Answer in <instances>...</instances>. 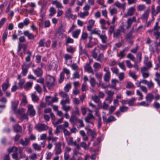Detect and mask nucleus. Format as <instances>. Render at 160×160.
I'll return each mask as SVG.
<instances>
[{
	"instance_id": "nucleus-12",
	"label": "nucleus",
	"mask_w": 160,
	"mask_h": 160,
	"mask_svg": "<svg viewBox=\"0 0 160 160\" xmlns=\"http://www.w3.org/2000/svg\"><path fill=\"white\" fill-rule=\"evenodd\" d=\"M10 85L9 79L7 78L6 80V82L3 83L2 85L3 91H6L10 87Z\"/></svg>"
},
{
	"instance_id": "nucleus-48",
	"label": "nucleus",
	"mask_w": 160,
	"mask_h": 160,
	"mask_svg": "<svg viewBox=\"0 0 160 160\" xmlns=\"http://www.w3.org/2000/svg\"><path fill=\"white\" fill-rule=\"evenodd\" d=\"M118 65L119 67L123 70L125 71L126 70V68L124 65V62L118 63Z\"/></svg>"
},
{
	"instance_id": "nucleus-16",
	"label": "nucleus",
	"mask_w": 160,
	"mask_h": 160,
	"mask_svg": "<svg viewBox=\"0 0 160 160\" xmlns=\"http://www.w3.org/2000/svg\"><path fill=\"white\" fill-rule=\"evenodd\" d=\"M18 103V101H14L12 102V108L15 113H18L19 111L16 110V108Z\"/></svg>"
},
{
	"instance_id": "nucleus-52",
	"label": "nucleus",
	"mask_w": 160,
	"mask_h": 160,
	"mask_svg": "<svg viewBox=\"0 0 160 160\" xmlns=\"http://www.w3.org/2000/svg\"><path fill=\"white\" fill-rule=\"evenodd\" d=\"M73 139L72 137H70L69 138V139L68 141V144L70 145H72L73 144L75 145L76 144V141L74 142H73Z\"/></svg>"
},
{
	"instance_id": "nucleus-3",
	"label": "nucleus",
	"mask_w": 160,
	"mask_h": 160,
	"mask_svg": "<svg viewBox=\"0 0 160 160\" xmlns=\"http://www.w3.org/2000/svg\"><path fill=\"white\" fill-rule=\"evenodd\" d=\"M72 55L68 54H65L64 55L65 59L64 63L68 66H70L72 63Z\"/></svg>"
},
{
	"instance_id": "nucleus-54",
	"label": "nucleus",
	"mask_w": 160,
	"mask_h": 160,
	"mask_svg": "<svg viewBox=\"0 0 160 160\" xmlns=\"http://www.w3.org/2000/svg\"><path fill=\"white\" fill-rule=\"evenodd\" d=\"M127 51V50H123L120 52L119 54L118 55V57H120V58H124L125 55L124 52Z\"/></svg>"
},
{
	"instance_id": "nucleus-56",
	"label": "nucleus",
	"mask_w": 160,
	"mask_h": 160,
	"mask_svg": "<svg viewBox=\"0 0 160 160\" xmlns=\"http://www.w3.org/2000/svg\"><path fill=\"white\" fill-rule=\"evenodd\" d=\"M71 9V8H68L65 12V16L66 17L68 18L72 14Z\"/></svg>"
},
{
	"instance_id": "nucleus-6",
	"label": "nucleus",
	"mask_w": 160,
	"mask_h": 160,
	"mask_svg": "<svg viewBox=\"0 0 160 160\" xmlns=\"http://www.w3.org/2000/svg\"><path fill=\"white\" fill-rule=\"evenodd\" d=\"M61 104H62V108L66 112H68L71 109V107L69 106H66V104L69 103L68 101H61Z\"/></svg>"
},
{
	"instance_id": "nucleus-35",
	"label": "nucleus",
	"mask_w": 160,
	"mask_h": 160,
	"mask_svg": "<svg viewBox=\"0 0 160 160\" xmlns=\"http://www.w3.org/2000/svg\"><path fill=\"white\" fill-rule=\"evenodd\" d=\"M104 96V94L102 92H99L98 96H95L94 97H92V98H95V100H98L100 98H102Z\"/></svg>"
},
{
	"instance_id": "nucleus-55",
	"label": "nucleus",
	"mask_w": 160,
	"mask_h": 160,
	"mask_svg": "<svg viewBox=\"0 0 160 160\" xmlns=\"http://www.w3.org/2000/svg\"><path fill=\"white\" fill-rule=\"evenodd\" d=\"M8 34V31L6 29L4 32L3 34L2 39L4 42H5V40L7 38Z\"/></svg>"
},
{
	"instance_id": "nucleus-50",
	"label": "nucleus",
	"mask_w": 160,
	"mask_h": 160,
	"mask_svg": "<svg viewBox=\"0 0 160 160\" xmlns=\"http://www.w3.org/2000/svg\"><path fill=\"white\" fill-rule=\"evenodd\" d=\"M147 85L148 88L149 89H151L154 87V83L151 80H150V81L148 82Z\"/></svg>"
},
{
	"instance_id": "nucleus-51",
	"label": "nucleus",
	"mask_w": 160,
	"mask_h": 160,
	"mask_svg": "<svg viewBox=\"0 0 160 160\" xmlns=\"http://www.w3.org/2000/svg\"><path fill=\"white\" fill-rule=\"evenodd\" d=\"M104 57L103 55L101 53L99 54L98 58L97 59V60L100 62H102L104 60Z\"/></svg>"
},
{
	"instance_id": "nucleus-7",
	"label": "nucleus",
	"mask_w": 160,
	"mask_h": 160,
	"mask_svg": "<svg viewBox=\"0 0 160 160\" xmlns=\"http://www.w3.org/2000/svg\"><path fill=\"white\" fill-rule=\"evenodd\" d=\"M55 154L56 155H58L60 154L62 152V150L61 149V146L62 145V143L60 142H58L57 143H55Z\"/></svg>"
},
{
	"instance_id": "nucleus-31",
	"label": "nucleus",
	"mask_w": 160,
	"mask_h": 160,
	"mask_svg": "<svg viewBox=\"0 0 160 160\" xmlns=\"http://www.w3.org/2000/svg\"><path fill=\"white\" fill-rule=\"evenodd\" d=\"M59 95L61 97L63 98L64 100H69L68 95L65 92H60Z\"/></svg>"
},
{
	"instance_id": "nucleus-14",
	"label": "nucleus",
	"mask_w": 160,
	"mask_h": 160,
	"mask_svg": "<svg viewBox=\"0 0 160 160\" xmlns=\"http://www.w3.org/2000/svg\"><path fill=\"white\" fill-rule=\"evenodd\" d=\"M85 129L87 130V133L88 135H91L92 138L95 137L96 134L95 131L92 130L88 127H86Z\"/></svg>"
},
{
	"instance_id": "nucleus-10",
	"label": "nucleus",
	"mask_w": 160,
	"mask_h": 160,
	"mask_svg": "<svg viewBox=\"0 0 160 160\" xmlns=\"http://www.w3.org/2000/svg\"><path fill=\"white\" fill-rule=\"evenodd\" d=\"M23 34L25 36L27 37L28 38L29 40L34 39L36 36L34 35L32 33H31L28 30L25 31L23 32Z\"/></svg>"
},
{
	"instance_id": "nucleus-47",
	"label": "nucleus",
	"mask_w": 160,
	"mask_h": 160,
	"mask_svg": "<svg viewBox=\"0 0 160 160\" xmlns=\"http://www.w3.org/2000/svg\"><path fill=\"white\" fill-rule=\"evenodd\" d=\"M88 37V34L86 32H83L82 34L80 39L81 40H86Z\"/></svg>"
},
{
	"instance_id": "nucleus-30",
	"label": "nucleus",
	"mask_w": 160,
	"mask_h": 160,
	"mask_svg": "<svg viewBox=\"0 0 160 160\" xmlns=\"http://www.w3.org/2000/svg\"><path fill=\"white\" fill-rule=\"evenodd\" d=\"M95 75L96 78L99 82L100 84L102 77V74L100 72H97L95 73Z\"/></svg>"
},
{
	"instance_id": "nucleus-4",
	"label": "nucleus",
	"mask_w": 160,
	"mask_h": 160,
	"mask_svg": "<svg viewBox=\"0 0 160 160\" xmlns=\"http://www.w3.org/2000/svg\"><path fill=\"white\" fill-rule=\"evenodd\" d=\"M109 68L106 67L104 68V71L106 72L104 76V79L106 82H109L110 78V73L109 72Z\"/></svg>"
},
{
	"instance_id": "nucleus-57",
	"label": "nucleus",
	"mask_w": 160,
	"mask_h": 160,
	"mask_svg": "<svg viewBox=\"0 0 160 160\" xmlns=\"http://www.w3.org/2000/svg\"><path fill=\"white\" fill-rule=\"evenodd\" d=\"M80 77V75L79 74V72L77 71L75 72H74L73 74V76L72 78L73 79H75L76 78H79Z\"/></svg>"
},
{
	"instance_id": "nucleus-42",
	"label": "nucleus",
	"mask_w": 160,
	"mask_h": 160,
	"mask_svg": "<svg viewBox=\"0 0 160 160\" xmlns=\"http://www.w3.org/2000/svg\"><path fill=\"white\" fill-rule=\"evenodd\" d=\"M64 78V74L63 72H61L60 74V78L58 79V82L60 84L62 82Z\"/></svg>"
},
{
	"instance_id": "nucleus-59",
	"label": "nucleus",
	"mask_w": 160,
	"mask_h": 160,
	"mask_svg": "<svg viewBox=\"0 0 160 160\" xmlns=\"http://www.w3.org/2000/svg\"><path fill=\"white\" fill-rule=\"evenodd\" d=\"M154 35L155 37V38L158 39L160 37V32L158 30H156L154 32Z\"/></svg>"
},
{
	"instance_id": "nucleus-38",
	"label": "nucleus",
	"mask_w": 160,
	"mask_h": 160,
	"mask_svg": "<svg viewBox=\"0 0 160 160\" xmlns=\"http://www.w3.org/2000/svg\"><path fill=\"white\" fill-rule=\"evenodd\" d=\"M71 88V84L70 83H67L64 87V90L66 92H68Z\"/></svg>"
},
{
	"instance_id": "nucleus-58",
	"label": "nucleus",
	"mask_w": 160,
	"mask_h": 160,
	"mask_svg": "<svg viewBox=\"0 0 160 160\" xmlns=\"http://www.w3.org/2000/svg\"><path fill=\"white\" fill-rule=\"evenodd\" d=\"M72 114H73L76 116L77 115H80L79 111L77 108H75V110L74 111L72 112Z\"/></svg>"
},
{
	"instance_id": "nucleus-41",
	"label": "nucleus",
	"mask_w": 160,
	"mask_h": 160,
	"mask_svg": "<svg viewBox=\"0 0 160 160\" xmlns=\"http://www.w3.org/2000/svg\"><path fill=\"white\" fill-rule=\"evenodd\" d=\"M129 76L131 77L133 79L136 80L138 78L137 75H136L134 72H132L130 71L129 73Z\"/></svg>"
},
{
	"instance_id": "nucleus-39",
	"label": "nucleus",
	"mask_w": 160,
	"mask_h": 160,
	"mask_svg": "<svg viewBox=\"0 0 160 160\" xmlns=\"http://www.w3.org/2000/svg\"><path fill=\"white\" fill-rule=\"evenodd\" d=\"M67 51L69 52H70L72 54L73 53L75 50V48L72 46H70L68 48L66 49Z\"/></svg>"
},
{
	"instance_id": "nucleus-9",
	"label": "nucleus",
	"mask_w": 160,
	"mask_h": 160,
	"mask_svg": "<svg viewBox=\"0 0 160 160\" xmlns=\"http://www.w3.org/2000/svg\"><path fill=\"white\" fill-rule=\"evenodd\" d=\"M27 113L31 117H33L35 115L36 112L32 105H29L28 107Z\"/></svg>"
},
{
	"instance_id": "nucleus-8",
	"label": "nucleus",
	"mask_w": 160,
	"mask_h": 160,
	"mask_svg": "<svg viewBox=\"0 0 160 160\" xmlns=\"http://www.w3.org/2000/svg\"><path fill=\"white\" fill-rule=\"evenodd\" d=\"M29 67V65L23 63L22 66V73L24 76L26 75L28 71V69Z\"/></svg>"
},
{
	"instance_id": "nucleus-53",
	"label": "nucleus",
	"mask_w": 160,
	"mask_h": 160,
	"mask_svg": "<svg viewBox=\"0 0 160 160\" xmlns=\"http://www.w3.org/2000/svg\"><path fill=\"white\" fill-rule=\"evenodd\" d=\"M146 6L144 4L139 5L138 7V10L140 11L144 10Z\"/></svg>"
},
{
	"instance_id": "nucleus-33",
	"label": "nucleus",
	"mask_w": 160,
	"mask_h": 160,
	"mask_svg": "<svg viewBox=\"0 0 160 160\" xmlns=\"http://www.w3.org/2000/svg\"><path fill=\"white\" fill-rule=\"evenodd\" d=\"M100 38L101 39L102 43H106L107 41V38L106 36L104 35H100L99 36Z\"/></svg>"
},
{
	"instance_id": "nucleus-37",
	"label": "nucleus",
	"mask_w": 160,
	"mask_h": 160,
	"mask_svg": "<svg viewBox=\"0 0 160 160\" xmlns=\"http://www.w3.org/2000/svg\"><path fill=\"white\" fill-rule=\"evenodd\" d=\"M151 101H142L140 103H138L137 104L141 106H148L150 102Z\"/></svg>"
},
{
	"instance_id": "nucleus-40",
	"label": "nucleus",
	"mask_w": 160,
	"mask_h": 160,
	"mask_svg": "<svg viewBox=\"0 0 160 160\" xmlns=\"http://www.w3.org/2000/svg\"><path fill=\"white\" fill-rule=\"evenodd\" d=\"M89 82L91 86L92 87H94L96 83L95 78H94L91 77Z\"/></svg>"
},
{
	"instance_id": "nucleus-34",
	"label": "nucleus",
	"mask_w": 160,
	"mask_h": 160,
	"mask_svg": "<svg viewBox=\"0 0 160 160\" xmlns=\"http://www.w3.org/2000/svg\"><path fill=\"white\" fill-rule=\"evenodd\" d=\"M18 152L19 154V158H23L25 157V154L23 152V149L21 148H19Z\"/></svg>"
},
{
	"instance_id": "nucleus-29",
	"label": "nucleus",
	"mask_w": 160,
	"mask_h": 160,
	"mask_svg": "<svg viewBox=\"0 0 160 160\" xmlns=\"http://www.w3.org/2000/svg\"><path fill=\"white\" fill-rule=\"evenodd\" d=\"M134 101H122V104H128L129 106H133Z\"/></svg>"
},
{
	"instance_id": "nucleus-20",
	"label": "nucleus",
	"mask_w": 160,
	"mask_h": 160,
	"mask_svg": "<svg viewBox=\"0 0 160 160\" xmlns=\"http://www.w3.org/2000/svg\"><path fill=\"white\" fill-rule=\"evenodd\" d=\"M52 3L53 5H55L56 7L58 8H63L62 4L57 0L53 1L52 2Z\"/></svg>"
},
{
	"instance_id": "nucleus-43",
	"label": "nucleus",
	"mask_w": 160,
	"mask_h": 160,
	"mask_svg": "<svg viewBox=\"0 0 160 160\" xmlns=\"http://www.w3.org/2000/svg\"><path fill=\"white\" fill-rule=\"evenodd\" d=\"M13 128L14 131L17 132H20L22 130L21 126L18 125H15L13 127Z\"/></svg>"
},
{
	"instance_id": "nucleus-1",
	"label": "nucleus",
	"mask_w": 160,
	"mask_h": 160,
	"mask_svg": "<svg viewBox=\"0 0 160 160\" xmlns=\"http://www.w3.org/2000/svg\"><path fill=\"white\" fill-rule=\"evenodd\" d=\"M46 82L48 88L51 90L55 85V78L49 74L46 76Z\"/></svg>"
},
{
	"instance_id": "nucleus-25",
	"label": "nucleus",
	"mask_w": 160,
	"mask_h": 160,
	"mask_svg": "<svg viewBox=\"0 0 160 160\" xmlns=\"http://www.w3.org/2000/svg\"><path fill=\"white\" fill-rule=\"evenodd\" d=\"M74 42V40L70 37H68L66 39V41L65 44L67 46H68L69 43H73Z\"/></svg>"
},
{
	"instance_id": "nucleus-45",
	"label": "nucleus",
	"mask_w": 160,
	"mask_h": 160,
	"mask_svg": "<svg viewBox=\"0 0 160 160\" xmlns=\"http://www.w3.org/2000/svg\"><path fill=\"white\" fill-rule=\"evenodd\" d=\"M126 88H134V85L132 82H128Z\"/></svg>"
},
{
	"instance_id": "nucleus-28",
	"label": "nucleus",
	"mask_w": 160,
	"mask_h": 160,
	"mask_svg": "<svg viewBox=\"0 0 160 160\" xmlns=\"http://www.w3.org/2000/svg\"><path fill=\"white\" fill-rule=\"evenodd\" d=\"M100 31L97 28H95L93 30H92L91 32V34H95L98 35L99 36L100 35Z\"/></svg>"
},
{
	"instance_id": "nucleus-27",
	"label": "nucleus",
	"mask_w": 160,
	"mask_h": 160,
	"mask_svg": "<svg viewBox=\"0 0 160 160\" xmlns=\"http://www.w3.org/2000/svg\"><path fill=\"white\" fill-rule=\"evenodd\" d=\"M32 84V82H27L24 85V88L25 89L28 90L31 88Z\"/></svg>"
},
{
	"instance_id": "nucleus-24",
	"label": "nucleus",
	"mask_w": 160,
	"mask_h": 160,
	"mask_svg": "<svg viewBox=\"0 0 160 160\" xmlns=\"http://www.w3.org/2000/svg\"><path fill=\"white\" fill-rule=\"evenodd\" d=\"M49 11L50 12L49 16L50 17L53 16L56 12V10L53 7H51L50 8Z\"/></svg>"
},
{
	"instance_id": "nucleus-15",
	"label": "nucleus",
	"mask_w": 160,
	"mask_h": 160,
	"mask_svg": "<svg viewBox=\"0 0 160 160\" xmlns=\"http://www.w3.org/2000/svg\"><path fill=\"white\" fill-rule=\"evenodd\" d=\"M135 10V9L134 7H131L128 10L127 13L125 14V17H127L128 16L133 15Z\"/></svg>"
},
{
	"instance_id": "nucleus-19",
	"label": "nucleus",
	"mask_w": 160,
	"mask_h": 160,
	"mask_svg": "<svg viewBox=\"0 0 160 160\" xmlns=\"http://www.w3.org/2000/svg\"><path fill=\"white\" fill-rule=\"evenodd\" d=\"M89 14L88 12L84 11L80 12L78 14V16L80 18H84L85 17L88 16Z\"/></svg>"
},
{
	"instance_id": "nucleus-26",
	"label": "nucleus",
	"mask_w": 160,
	"mask_h": 160,
	"mask_svg": "<svg viewBox=\"0 0 160 160\" xmlns=\"http://www.w3.org/2000/svg\"><path fill=\"white\" fill-rule=\"evenodd\" d=\"M27 53L28 54V56L25 58V61L26 62H29L31 60L32 52L30 51H28Z\"/></svg>"
},
{
	"instance_id": "nucleus-22",
	"label": "nucleus",
	"mask_w": 160,
	"mask_h": 160,
	"mask_svg": "<svg viewBox=\"0 0 160 160\" xmlns=\"http://www.w3.org/2000/svg\"><path fill=\"white\" fill-rule=\"evenodd\" d=\"M76 116L73 114H72L70 118L69 121L72 123H75L78 120Z\"/></svg>"
},
{
	"instance_id": "nucleus-44",
	"label": "nucleus",
	"mask_w": 160,
	"mask_h": 160,
	"mask_svg": "<svg viewBox=\"0 0 160 160\" xmlns=\"http://www.w3.org/2000/svg\"><path fill=\"white\" fill-rule=\"evenodd\" d=\"M63 72L67 74L68 77H69L70 75V72L69 69H67L66 68H64L63 69V72Z\"/></svg>"
},
{
	"instance_id": "nucleus-60",
	"label": "nucleus",
	"mask_w": 160,
	"mask_h": 160,
	"mask_svg": "<svg viewBox=\"0 0 160 160\" xmlns=\"http://www.w3.org/2000/svg\"><path fill=\"white\" fill-rule=\"evenodd\" d=\"M25 82V80L24 79H22L21 80H19V82L18 83V86L20 88H21Z\"/></svg>"
},
{
	"instance_id": "nucleus-2",
	"label": "nucleus",
	"mask_w": 160,
	"mask_h": 160,
	"mask_svg": "<svg viewBox=\"0 0 160 160\" xmlns=\"http://www.w3.org/2000/svg\"><path fill=\"white\" fill-rule=\"evenodd\" d=\"M34 128L38 132H41L48 130V126L45 124L39 123L35 125Z\"/></svg>"
},
{
	"instance_id": "nucleus-61",
	"label": "nucleus",
	"mask_w": 160,
	"mask_h": 160,
	"mask_svg": "<svg viewBox=\"0 0 160 160\" xmlns=\"http://www.w3.org/2000/svg\"><path fill=\"white\" fill-rule=\"evenodd\" d=\"M18 150L17 148L15 147H13L12 148H9L8 149V151L9 153H10L12 152H15Z\"/></svg>"
},
{
	"instance_id": "nucleus-46",
	"label": "nucleus",
	"mask_w": 160,
	"mask_h": 160,
	"mask_svg": "<svg viewBox=\"0 0 160 160\" xmlns=\"http://www.w3.org/2000/svg\"><path fill=\"white\" fill-rule=\"evenodd\" d=\"M147 100H151L154 99V96L152 93H148L146 97Z\"/></svg>"
},
{
	"instance_id": "nucleus-11",
	"label": "nucleus",
	"mask_w": 160,
	"mask_h": 160,
	"mask_svg": "<svg viewBox=\"0 0 160 160\" xmlns=\"http://www.w3.org/2000/svg\"><path fill=\"white\" fill-rule=\"evenodd\" d=\"M84 69L88 73H91L92 75L94 74V71L89 63H86L84 67Z\"/></svg>"
},
{
	"instance_id": "nucleus-23",
	"label": "nucleus",
	"mask_w": 160,
	"mask_h": 160,
	"mask_svg": "<svg viewBox=\"0 0 160 160\" xmlns=\"http://www.w3.org/2000/svg\"><path fill=\"white\" fill-rule=\"evenodd\" d=\"M118 82V81L116 79H112V84L111 85V87L114 89H116V84Z\"/></svg>"
},
{
	"instance_id": "nucleus-32",
	"label": "nucleus",
	"mask_w": 160,
	"mask_h": 160,
	"mask_svg": "<svg viewBox=\"0 0 160 160\" xmlns=\"http://www.w3.org/2000/svg\"><path fill=\"white\" fill-rule=\"evenodd\" d=\"M21 143L23 146H26L28 144L29 142V140L28 138H25V140H20Z\"/></svg>"
},
{
	"instance_id": "nucleus-13",
	"label": "nucleus",
	"mask_w": 160,
	"mask_h": 160,
	"mask_svg": "<svg viewBox=\"0 0 160 160\" xmlns=\"http://www.w3.org/2000/svg\"><path fill=\"white\" fill-rule=\"evenodd\" d=\"M33 71L35 75L37 77H41L42 75L43 71L40 68H38L35 69H33Z\"/></svg>"
},
{
	"instance_id": "nucleus-21",
	"label": "nucleus",
	"mask_w": 160,
	"mask_h": 160,
	"mask_svg": "<svg viewBox=\"0 0 160 160\" xmlns=\"http://www.w3.org/2000/svg\"><path fill=\"white\" fill-rule=\"evenodd\" d=\"M94 120L95 118L91 113L88 114L87 116L85 118V120L86 122H89L90 120Z\"/></svg>"
},
{
	"instance_id": "nucleus-63",
	"label": "nucleus",
	"mask_w": 160,
	"mask_h": 160,
	"mask_svg": "<svg viewBox=\"0 0 160 160\" xmlns=\"http://www.w3.org/2000/svg\"><path fill=\"white\" fill-rule=\"evenodd\" d=\"M70 66L72 70L76 71L78 70V67L76 63H73Z\"/></svg>"
},
{
	"instance_id": "nucleus-62",
	"label": "nucleus",
	"mask_w": 160,
	"mask_h": 160,
	"mask_svg": "<svg viewBox=\"0 0 160 160\" xmlns=\"http://www.w3.org/2000/svg\"><path fill=\"white\" fill-rule=\"evenodd\" d=\"M45 39H41L40 40L39 42V47H45V42H44Z\"/></svg>"
},
{
	"instance_id": "nucleus-18",
	"label": "nucleus",
	"mask_w": 160,
	"mask_h": 160,
	"mask_svg": "<svg viewBox=\"0 0 160 160\" xmlns=\"http://www.w3.org/2000/svg\"><path fill=\"white\" fill-rule=\"evenodd\" d=\"M126 3L122 4L121 3L118 1L116 2L114 4V5L119 8H122L123 10H124L125 8Z\"/></svg>"
},
{
	"instance_id": "nucleus-49",
	"label": "nucleus",
	"mask_w": 160,
	"mask_h": 160,
	"mask_svg": "<svg viewBox=\"0 0 160 160\" xmlns=\"http://www.w3.org/2000/svg\"><path fill=\"white\" fill-rule=\"evenodd\" d=\"M34 88L39 93H40L42 92V90L41 88L38 84H37L35 85Z\"/></svg>"
},
{
	"instance_id": "nucleus-64",
	"label": "nucleus",
	"mask_w": 160,
	"mask_h": 160,
	"mask_svg": "<svg viewBox=\"0 0 160 160\" xmlns=\"http://www.w3.org/2000/svg\"><path fill=\"white\" fill-rule=\"evenodd\" d=\"M12 158L15 160H19L20 158L18 157V154L17 153H14L12 154Z\"/></svg>"
},
{
	"instance_id": "nucleus-5",
	"label": "nucleus",
	"mask_w": 160,
	"mask_h": 160,
	"mask_svg": "<svg viewBox=\"0 0 160 160\" xmlns=\"http://www.w3.org/2000/svg\"><path fill=\"white\" fill-rule=\"evenodd\" d=\"M150 9L146 10L142 15L141 18L143 23H146L147 22L149 15Z\"/></svg>"
},
{
	"instance_id": "nucleus-36",
	"label": "nucleus",
	"mask_w": 160,
	"mask_h": 160,
	"mask_svg": "<svg viewBox=\"0 0 160 160\" xmlns=\"http://www.w3.org/2000/svg\"><path fill=\"white\" fill-rule=\"evenodd\" d=\"M63 117L61 118L60 119L58 120L57 121H53L52 124L54 126H56L57 124L61 123L62 122L63 120Z\"/></svg>"
},
{
	"instance_id": "nucleus-17",
	"label": "nucleus",
	"mask_w": 160,
	"mask_h": 160,
	"mask_svg": "<svg viewBox=\"0 0 160 160\" xmlns=\"http://www.w3.org/2000/svg\"><path fill=\"white\" fill-rule=\"evenodd\" d=\"M81 32L80 29H78L72 32V37L75 38H77Z\"/></svg>"
}]
</instances>
